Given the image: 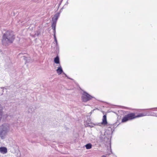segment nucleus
I'll return each mask as SVG.
<instances>
[{
	"label": "nucleus",
	"instance_id": "nucleus-1",
	"mask_svg": "<svg viewBox=\"0 0 157 157\" xmlns=\"http://www.w3.org/2000/svg\"><path fill=\"white\" fill-rule=\"evenodd\" d=\"M10 125L9 124L5 123L3 124L0 128V137L2 139L5 138L7 133L10 130Z\"/></svg>",
	"mask_w": 157,
	"mask_h": 157
},
{
	"label": "nucleus",
	"instance_id": "nucleus-2",
	"mask_svg": "<svg viewBox=\"0 0 157 157\" xmlns=\"http://www.w3.org/2000/svg\"><path fill=\"white\" fill-rule=\"evenodd\" d=\"M82 101L84 102H86L89 101L94 97L88 94L86 91H84L81 96Z\"/></svg>",
	"mask_w": 157,
	"mask_h": 157
},
{
	"label": "nucleus",
	"instance_id": "nucleus-3",
	"mask_svg": "<svg viewBox=\"0 0 157 157\" xmlns=\"http://www.w3.org/2000/svg\"><path fill=\"white\" fill-rule=\"evenodd\" d=\"M115 124L113 125H107V129L106 130L105 134L111 135L113 133V131H114L115 128L117 126L115 127Z\"/></svg>",
	"mask_w": 157,
	"mask_h": 157
},
{
	"label": "nucleus",
	"instance_id": "nucleus-4",
	"mask_svg": "<svg viewBox=\"0 0 157 157\" xmlns=\"http://www.w3.org/2000/svg\"><path fill=\"white\" fill-rule=\"evenodd\" d=\"M150 110L157 111V107L154 108L146 109V110L145 111L146 116H153L154 112L150 111Z\"/></svg>",
	"mask_w": 157,
	"mask_h": 157
},
{
	"label": "nucleus",
	"instance_id": "nucleus-5",
	"mask_svg": "<svg viewBox=\"0 0 157 157\" xmlns=\"http://www.w3.org/2000/svg\"><path fill=\"white\" fill-rule=\"evenodd\" d=\"M13 35V32L12 31H7L3 35V39H8Z\"/></svg>",
	"mask_w": 157,
	"mask_h": 157
},
{
	"label": "nucleus",
	"instance_id": "nucleus-6",
	"mask_svg": "<svg viewBox=\"0 0 157 157\" xmlns=\"http://www.w3.org/2000/svg\"><path fill=\"white\" fill-rule=\"evenodd\" d=\"M52 45L55 46L54 48L55 49V52L58 55L59 52V48L57 40H54V41L52 44Z\"/></svg>",
	"mask_w": 157,
	"mask_h": 157
},
{
	"label": "nucleus",
	"instance_id": "nucleus-7",
	"mask_svg": "<svg viewBox=\"0 0 157 157\" xmlns=\"http://www.w3.org/2000/svg\"><path fill=\"white\" fill-rule=\"evenodd\" d=\"M13 40H2V44L5 46H7L13 43Z\"/></svg>",
	"mask_w": 157,
	"mask_h": 157
},
{
	"label": "nucleus",
	"instance_id": "nucleus-8",
	"mask_svg": "<svg viewBox=\"0 0 157 157\" xmlns=\"http://www.w3.org/2000/svg\"><path fill=\"white\" fill-rule=\"evenodd\" d=\"M126 115L127 117L129 120H132L136 118V116H135V114L134 113H129Z\"/></svg>",
	"mask_w": 157,
	"mask_h": 157
},
{
	"label": "nucleus",
	"instance_id": "nucleus-9",
	"mask_svg": "<svg viewBox=\"0 0 157 157\" xmlns=\"http://www.w3.org/2000/svg\"><path fill=\"white\" fill-rule=\"evenodd\" d=\"M56 71L59 75H60L63 73V71L61 65H59V67L56 69Z\"/></svg>",
	"mask_w": 157,
	"mask_h": 157
},
{
	"label": "nucleus",
	"instance_id": "nucleus-10",
	"mask_svg": "<svg viewBox=\"0 0 157 157\" xmlns=\"http://www.w3.org/2000/svg\"><path fill=\"white\" fill-rule=\"evenodd\" d=\"M101 124L105 125L107 124V122L106 119V115H104L103 117L102 121L101 122Z\"/></svg>",
	"mask_w": 157,
	"mask_h": 157
},
{
	"label": "nucleus",
	"instance_id": "nucleus-11",
	"mask_svg": "<svg viewBox=\"0 0 157 157\" xmlns=\"http://www.w3.org/2000/svg\"><path fill=\"white\" fill-rule=\"evenodd\" d=\"M0 152L3 154L6 153L7 152V149L6 148L4 147H0Z\"/></svg>",
	"mask_w": 157,
	"mask_h": 157
},
{
	"label": "nucleus",
	"instance_id": "nucleus-12",
	"mask_svg": "<svg viewBox=\"0 0 157 157\" xmlns=\"http://www.w3.org/2000/svg\"><path fill=\"white\" fill-rule=\"evenodd\" d=\"M54 63L56 64H60L59 59L58 55L54 58Z\"/></svg>",
	"mask_w": 157,
	"mask_h": 157
},
{
	"label": "nucleus",
	"instance_id": "nucleus-13",
	"mask_svg": "<svg viewBox=\"0 0 157 157\" xmlns=\"http://www.w3.org/2000/svg\"><path fill=\"white\" fill-rule=\"evenodd\" d=\"M23 59L25 61V63L31 62V61H30V57H27L25 56H23Z\"/></svg>",
	"mask_w": 157,
	"mask_h": 157
},
{
	"label": "nucleus",
	"instance_id": "nucleus-14",
	"mask_svg": "<svg viewBox=\"0 0 157 157\" xmlns=\"http://www.w3.org/2000/svg\"><path fill=\"white\" fill-rule=\"evenodd\" d=\"M2 110L3 108L1 104H0V121H1L2 117V115L3 113Z\"/></svg>",
	"mask_w": 157,
	"mask_h": 157
},
{
	"label": "nucleus",
	"instance_id": "nucleus-15",
	"mask_svg": "<svg viewBox=\"0 0 157 157\" xmlns=\"http://www.w3.org/2000/svg\"><path fill=\"white\" fill-rule=\"evenodd\" d=\"M144 116H146L145 111L143 113H139L136 116V118L142 117Z\"/></svg>",
	"mask_w": 157,
	"mask_h": 157
},
{
	"label": "nucleus",
	"instance_id": "nucleus-16",
	"mask_svg": "<svg viewBox=\"0 0 157 157\" xmlns=\"http://www.w3.org/2000/svg\"><path fill=\"white\" fill-rule=\"evenodd\" d=\"M129 120L127 117L126 115L124 117H123L122 120V122H127V121Z\"/></svg>",
	"mask_w": 157,
	"mask_h": 157
},
{
	"label": "nucleus",
	"instance_id": "nucleus-17",
	"mask_svg": "<svg viewBox=\"0 0 157 157\" xmlns=\"http://www.w3.org/2000/svg\"><path fill=\"white\" fill-rule=\"evenodd\" d=\"M92 144L90 143H88L85 145V147L86 149H90L92 147Z\"/></svg>",
	"mask_w": 157,
	"mask_h": 157
},
{
	"label": "nucleus",
	"instance_id": "nucleus-18",
	"mask_svg": "<svg viewBox=\"0 0 157 157\" xmlns=\"http://www.w3.org/2000/svg\"><path fill=\"white\" fill-rule=\"evenodd\" d=\"M52 29H53L54 31V32H55V29H56V24L54 23H53L52 24Z\"/></svg>",
	"mask_w": 157,
	"mask_h": 157
},
{
	"label": "nucleus",
	"instance_id": "nucleus-19",
	"mask_svg": "<svg viewBox=\"0 0 157 157\" xmlns=\"http://www.w3.org/2000/svg\"><path fill=\"white\" fill-rule=\"evenodd\" d=\"M34 111V109L33 108H30V109H29L28 110V112L29 113L32 112L33 111Z\"/></svg>",
	"mask_w": 157,
	"mask_h": 157
},
{
	"label": "nucleus",
	"instance_id": "nucleus-20",
	"mask_svg": "<svg viewBox=\"0 0 157 157\" xmlns=\"http://www.w3.org/2000/svg\"><path fill=\"white\" fill-rule=\"evenodd\" d=\"M153 116L157 117V113H154Z\"/></svg>",
	"mask_w": 157,
	"mask_h": 157
},
{
	"label": "nucleus",
	"instance_id": "nucleus-21",
	"mask_svg": "<svg viewBox=\"0 0 157 157\" xmlns=\"http://www.w3.org/2000/svg\"><path fill=\"white\" fill-rule=\"evenodd\" d=\"M63 73L65 75V76H66V77H67L68 78L70 79H71V78H68L67 75L66 74H65L64 72H63Z\"/></svg>",
	"mask_w": 157,
	"mask_h": 157
},
{
	"label": "nucleus",
	"instance_id": "nucleus-22",
	"mask_svg": "<svg viewBox=\"0 0 157 157\" xmlns=\"http://www.w3.org/2000/svg\"><path fill=\"white\" fill-rule=\"evenodd\" d=\"M63 73L65 75V76H66V77H67L68 78L70 79H71V78H68L67 75L66 74H65L64 72H63Z\"/></svg>",
	"mask_w": 157,
	"mask_h": 157
},
{
	"label": "nucleus",
	"instance_id": "nucleus-23",
	"mask_svg": "<svg viewBox=\"0 0 157 157\" xmlns=\"http://www.w3.org/2000/svg\"><path fill=\"white\" fill-rule=\"evenodd\" d=\"M8 117V116L7 114L4 115L3 116V117H5V118H6V117Z\"/></svg>",
	"mask_w": 157,
	"mask_h": 157
},
{
	"label": "nucleus",
	"instance_id": "nucleus-24",
	"mask_svg": "<svg viewBox=\"0 0 157 157\" xmlns=\"http://www.w3.org/2000/svg\"><path fill=\"white\" fill-rule=\"evenodd\" d=\"M1 90L2 91V94H3V87H1Z\"/></svg>",
	"mask_w": 157,
	"mask_h": 157
},
{
	"label": "nucleus",
	"instance_id": "nucleus-25",
	"mask_svg": "<svg viewBox=\"0 0 157 157\" xmlns=\"http://www.w3.org/2000/svg\"><path fill=\"white\" fill-rule=\"evenodd\" d=\"M54 39H56V36H55V34H54Z\"/></svg>",
	"mask_w": 157,
	"mask_h": 157
},
{
	"label": "nucleus",
	"instance_id": "nucleus-26",
	"mask_svg": "<svg viewBox=\"0 0 157 157\" xmlns=\"http://www.w3.org/2000/svg\"><path fill=\"white\" fill-rule=\"evenodd\" d=\"M115 124V127H116V126H117V127L118 125H119V124H118V125H117V126H116V124Z\"/></svg>",
	"mask_w": 157,
	"mask_h": 157
},
{
	"label": "nucleus",
	"instance_id": "nucleus-27",
	"mask_svg": "<svg viewBox=\"0 0 157 157\" xmlns=\"http://www.w3.org/2000/svg\"><path fill=\"white\" fill-rule=\"evenodd\" d=\"M101 157H106V156L105 155H103Z\"/></svg>",
	"mask_w": 157,
	"mask_h": 157
}]
</instances>
